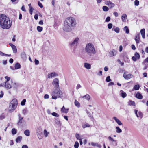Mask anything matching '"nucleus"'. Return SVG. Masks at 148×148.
<instances>
[{
	"instance_id": "5",
	"label": "nucleus",
	"mask_w": 148,
	"mask_h": 148,
	"mask_svg": "<svg viewBox=\"0 0 148 148\" xmlns=\"http://www.w3.org/2000/svg\"><path fill=\"white\" fill-rule=\"evenodd\" d=\"M18 104L16 99H13L9 104L8 110L10 112H13L16 108Z\"/></svg>"
},
{
	"instance_id": "19",
	"label": "nucleus",
	"mask_w": 148,
	"mask_h": 148,
	"mask_svg": "<svg viewBox=\"0 0 148 148\" xmlns=\"http://www.w3.org/2000/svg\"><path fill=\"white\" fill-rule=\"evenodd\" d=\"M108 139L111 142H115V146H116L117 145V143L116 140H114L111 136L108 137Z\"/></svg>"
},
{
	"instance_id": "12",
	"label": "nucleus",
	"mask_w": 148,
	"mask_h": 148,
	"mask_svg": "<svg viewBox=\"0 0 148 148\" xmlns=\"http://www.w3.org/2000/svg\"><path fill=\"white\" fill-rule=\"evenodd\" d=\"M58 75V74L55 72H52L48 75V77L49 78L54 77Z\"/></svg>"
},
{
	"instance_id": "44",
	"label": "nucleus",
	"mask_w": 148,
	"mask_h": 148,
	"mask_svg": "<svg viewBox=\"0 0 148 148\" xmlns=\"http://www.w3.org/2000/svg\"><path fill=\"white\" fill-rule=\"evenodd\" d=\"M75 137L77 140H80L81 139V137L79 134H75Z\"/></svg>"
},
{
	"instance_id": "8",
	"label": "nucleus",
	"mask_w": 148,
	"mask_h": 148,
	"mask_svg": "<svg viewBox=\"0 0 148 148\" xmlns=\"http://www.w3.org/2000/svg\"><path fill=\"white\" fill-rule=\"evenodd\" d=\"M59 80L58 78H56L54 79L52 83V84L55 86L56 88H59Z\"/></svg>"
},
{
	"instance_id": "50",
	"label": "nucleus",
	"mask_w": 148,
	"mask_h": 148,
	"mask_svg": "<svg viewBox=\"0 0 148 148\" xmlns=\"http://www.w3.org/2000/svg\"><path fill=\"white\" fill-rule=\"evenodd\" d=\"M106 80L107 82H109L111 81V80L110 76H108L106 77Z\"/></svg>"
},
{
	"instance_id": "21",
	"label": "nucleus",
	"mask_w": 148,
	"mask_h": 148,
	"mask_svg": "<svg viewBox=\"0 0 148 148\" xmlns=\"http://www.w3.org/2000/svg\"><path fill=\"white\" fill-rule=\"evenodd\" d=\"M68 109H65L64 108V107L63 106L62 108L61 111L63 113H66L68 112Z\"/></svg>"
},
{
	"instance_id": "62",
	"label": "nucleus",
	"mask_w": 148,
	"mask_h": 148,
	"mask_svg": "<svg viewBox=\"0 0 148 148\" xmlns=\"http://www.w3.org/2000/svg\"><path fill=\"white\" fill-rule=\"evenodd\" d=\"M114 15L116 17H117L118 16V14L117 12H114L113 13Z\"/></svg>"
},
{
	"instance_id": "39",
	"label": "nucleus",
	"mask_w": 148,
	"mask_h": 148,
	"mask_svg": "<svg viewBox=\"0 0 148 148\" xmlns=\"http://www.w3.org/2000/svg\"><path fill=\"white\" fill-rule=\"evenodd\" d=\"M44 134L45 137H47L48 136V135L49 134L46 130H45L44 131Z\"/></svg>"
},
{
	"instance_id": "2",
	"label": "nucleus",
	"mask_w": 148,
	"mask_h": 148,
	"mask_svg": "<svg viewBox=\"0 0 148 148\" xmlns=\"http://www.w3.org/2000/svg\"><path fill=\"white\" fill-rule=\"evenodd\" d=\"M12 23V21L5 15H0V26L2 29H9L11 26Z\"/></svg>"
},
{
	"instance_id": "59",
	"label": "nucleus",
	"mask_w": 148,
	"mask_h": 148,
	"mask_svg": "<svg viewBox=\"0 0 148 148\" xmlns=\"http://www.w3.org/2000/svg\"><path fill=\"white\" fill-rule=\"evenodd\" d=\"M4 95V93L2 91H1L0 92V98H2Z\"/></svg>"
},
{
	"instance_id": "55",
	"label": "nucleus",
	"mask_w": 148,
	"mask_h": 148,
	"mask_svg": "<svg viewBox=\"0 0 148 148\" xmlns=\"http://www.w3.org/2000/svg\"><path fill=\"white\" fill-rule=\"evenodd\" d=\"M27 112V110L26 109H24L23 110V113L24 114H25Z\"/></svg>"
},
{
	"instance_id": "28",
	"label": "nucleus",
	"mask_w": 148,
	"mask_h": 148,
	"mask_svg": "<svg viewBox=\"0 0 148 148\" xmlns=\"http://www.w3.org/2000/svg\"><path fill=\"white\" fill-rule=\"evenodd\" d=\"M116 132L117 133H119L122 132V130L119 128V127L117 126L116 127Z\"/></svg>"
},
{
	"instance_id": "52",
	"label": "nucleus",
	"mask_w": 148,
	"mask_h": 148,
	"mask_svg": "<svg viewBox=\"0 0 148 148\" xmlns=\"http://www.w3.org/2000/svg\"><path fill=\"white\" fill-rule=\"evenodd\" d=\"M112 23H109L108 24V27L109 29H111L112 27Z\"/></svg>"
},
{
	"instance_id": "34",
	"label": "nucleus",
	"mask_w": 148,
	"mask_h": 148,
	"mask_svg": "<svg viewBox=\"0 0 148 148\" xmlns=\"http://www.w3.org/2000/svg\"><path fill=\"white\" fill-rule=\"evenodd\" d=\"M12 49L14 53H17V49L15 46H14V47H13Z\"/></svg>"
},
{
	"instance_id": "54",
	"label": "nucleus",
	"mask_w": 148,
	"mask_h": 148,
	"mask_svg": "<svg viewBox=\"0 0 148 148\" xmlns=\"http://www.w3.org/2000/svg\"><path fill=\"white\" fill-rule=\"evenodd\" d=\"M38 6L40 8H43V6L42 4L41 3H40V1L38 2Z\"/></svg>"
},
{
	"instance_id": "63",
	"label": "nucleus",
	"mask_w": 148,
	"mask_h": 148,
	"mask_svg": "<svg viewBox=\"0 0 148 148\" xmlns=\"http://www.w3.org/2000/svg\"><path fill=\"white\" fill-rule=\"evenodd\" d=\"M21 10L23 11H24V12L26 11V10H25V6L24 5H23L22 7Z\"/></svg>"
},
{
	"instance_id": "18",
	"label": "nucleus",
	"mask_w": 148,
	"mask_h": 148,
	"mask_svg": "<svg viewBox=\"0 0 148 148\" xmlns=\"http://www.w3.org/2000/svg\"><path fill=\"white\" fill-rule=\"evenodd\" d=\"M127 19V15L126 14H123L121 16L122 20L123 22H125Z\"/></svg>"
},
{
	"instance_id": "7",
	"label": "nucleus",
	"mask_w": 148,
	"mask_h": 148,
	"mask_svg": "<svg viewBox=\"0 0 148 148\" xmlns=\"http://www.w3.org/2000/svg\"><path fill=\"white\" fill-rule=\"evenodd\" d=\"M0 87H4L8 90L11 88L12 86L9 82H5L0 84Z\"/></svg>"
},
{
	"instance_id": "29",
	"label": "nucleus",
	"mask_w": 148,
	"mask_h": 148,
	"mask_svg": "<svg viewBox=\"0 0 148 148\" xmlns=\"http://www.w3.org/2000/svg\"><path fill=\"white\" fill-rule=\"evenodd\" d=\"M55 123L56 124L58 125H61V123H60V121L58 119H56L55 120Z\"/></svg>"
},
{
	"instance_id": "40",
	"label": "nucleus",
	"mask_w": 148,
	"mask_h": 148,
	"mask_svg": "<svg viewBox=\"0 0 148 148\" xmlns=\"http://www.w3.org/2000/svg\"><path fill=\"white\" fill-rule=\"evenodd\" d=\"M143 63V64H147L148 65V57L145 59Z\"/></svg>"
},
{
	"instance_id": "47",
	"label": "nucleus",
	"mask_w": 148,
	"mask_h": 148,
	"mask_svg": "<svg viewBox=\"0 0 148 148\" xmlns=\"http://www.w3.org/2000/svg\"><path fill=\"white\" fill-rule=\"evenodd\" d=\"M143 113L141 112H138V116L141 119L143 117Z\"/></svg>"
},
{
	"instance_id": "11",
	"label": "nucleus",
	"mask_w": 148,
	"mask_h": 148,
	"mask_svg": "<svg viewBox=\"0 0 148 148\" xmlns=\"http://www.w3.org/2000/svg\"><path fill=\"white\" fill-rule=\"evenodd\" d=\"M123 77L125 79L128 80L132 78L133 77V75L131 74L127 75L126 73L125 72L123 74Z\"/></svg>"
},
{
	"instance_id": "36",
	"label": "nucleus",
	"mask_w": 148,
	"mask_h": 148,
	"mask_svg": "<svg viewBox=\"0 0 148 148\" xmlns=\"http://www.w3.org/2000/svg\"><path fill=\"white\" fill-rule=\"evenodd\" d=\"M74 103L75 105L77 107L79 108L80 107V103L78 101H77L76 100H75V101Z\"/></svg>"
},
{
	"instance_id": "60",
	"label": "nucleus",
	"mask_w": 148,
	"mask_h": 148,
	"mask_svg": "<svg viewBox=\"0 0 148 148\" xmlns=\"http://www.w3.org/2000/svg\"><path fill=\"white\" fill-rule=\"evenodd\" d=\"M118 62L119 63V64L121 65L122 66L124 64L123 62H121V60L119 59H118L117 60Z\"/></svg>"
},
{
	"instance_id": "9",
	"label": "nucleus",
	"mask_w": 148,
	"mask_h": 148,
	"mask_svg": "<svg viewBox=\"0 0 148 148\" xmlns=\"http://www.w3.org/2000/svg\"><path fill=\"white\" fill-rule=\"evenodd\" d=\"M105 4L109 6V8H111L115 6V4L110 1H105Z\"/></svg>"
},
{
	"instance_id": "37",
	"label": "nucleus",
	"mask_w": 148,
	"mask_h": 148,
	"mask_svg": "<svg viewBox=\"0 0 148 148\" xmlns=\"http://www.w3.org/2000/svg\"><path fill=\"white\" fill-rule=\"evenodd\" d=\"M37 30L39 32H41L43 30V28L40 26L37 27Z\"/></svg>"
},
{
	"instance_id": "23",
	"label": "nucleus",
	"mask_w": 148,
	"mask_h": 148,
	"mask_svg": "<svg viewBox=\"0 0 148 148\" xmlns=\"http://www.w3.org/2000/svg\"><path fill=\"white\" fill-rule=\"evenodd\" d=\"M91 145L92 146H97L99 148H101V145L97 143H95L92 142L91 143Z\"/></svg>"
},
{
	"instance_id": "4",
	"label": "nucleus",
	"mask_w": 148,
	"mask_h": 148,
	"mask_svg": "<svg viewBox=\"0 0 148 148\" xmlns=\"http://www.w3.org/2000/svg\"><path fill=\"white\" fill-rule=\"evenodd\" d=\"M52 98L56 99L57 97L58 98H62L64 97V93L60 90V88H56L51 92Z\"/></svg>"
},
{
	"instance_id": "22",
	"label": "nucleus",
	"mask_w": 148,
	"mask_h": 148,
	"mask_svg": "<svg viewBox=\"0 0 148 148\" xmlns=\"http://www.w3.org/2000/svg\"><path fill=\"white\" fill-rule=\"evenodd\" d=\"M82 97L83 98H85V99L89 100L90 99V97L89 94H87L85 95Z\"/></svg>"
},
{
	"instance_id": "48",
	"label": "nucleus",
	"mask_w": 148,
	"mask_h": 148,
	"mask_svg": "<svg viewBox=\"0 0 148 148\" xmlns=\"http://www.w3.org/2000/svg\"><path fill=\"white\" fill-rule=\"evenodd\" d=\"M34 10V8L32 7H30L29 8V12L31 15L32 14L33 11Z\"/></svg>"
},
{
	"instance_id": "26",
	"label": "nucleus",
	"mask_w": 148,
	"mask_h": 148,
	"mask_svg": "<svg viewBox=\"0 0 148 148\" xmlns=\"http://www.w3.org/2000/svg\"><path fill=\"white\" fill-rule=\"evenodd\" d=\"M123 30L125 31L127 34H128L129 33V30L127 26H125L124 27Z\"/></svg>"
},
{
	"instance_id": "16",
	"label": "nucleus",
	"mask_w": 148,
	"mask_h": 148,
	"mask_svg": "<svg viewBox=\"0 0 148 148\" xmlns=\"http://www.w3.org/2000/svg\"><path fill=\"white\" fill-rule=\"evenodd\" d=\"M84 67L87 69H90L91 68V66L90 64L88 63H84Z\"/></svg>"
},
{
	"instance_id": "31",
	"label": "nucleus",
	"mask_w": 148,
	"mask_h": 148,
	"mask_svg": "<svg viewBox=\"0 0 148 148\" xmlns=\"http://www.w3.org/2000/svg\"><path fill=\"white\" fill-rule=\"evenodd\" d=\"M24 134L27 136H29L30 135V132L28 130H26L24 132Z\"/></svg>"
},
{
	"instance_id": "15",
	"label": "nucleus",
	"mask_w": 148,
	"mask_h": 148,
	"mask_svg": "<svg viewBox=\"0 0 148 148\" xmlns=\"http://www.w3.org/2000/svg\"><path fill=\"white\" fill-rule=\"evenodd\" d=\"M113 119L119 125H122L121 122L116 117H114Z\"/></svg>"
},
{
	"instance_id": "14",
	"label": "nucleus",
	"mask_w": 148,
	"mask_h": 148,
	"mask_svg": "<svg viewBox=\"0 0 148 148\" xmlns=\"http://www.w3.org/2000/svg\"><path fill=\"white\" fill-rule=\"evenodd\" d=\"M116 54V51L114 49H113L109 52L110 56L111 57L115 56Z\"/></svg>"
},
{
	"instance_id": "24",
	"label": "nucleus",
	"mask_w": 148,
	"mask_h": 148,
	"mask_svg": "<svg viewBox=\"0 0 148 148\" xmlns=\"http://www.w3.org/2000/svg\"><path fill=\"white\" fill-rule=\"evenodd\" d=\"M120 92L121 95L123 98H124L127 96V94L126 93L124 92L123 90H121L120 91Z\"/></svg>"
},
{
	"instance_id": "49",
	"label": "nucleus",
	"mask_w": 148,
	"mask_h": 148,
	"mask_svg": "<svg viewBox=\"0 0 148 148\" xmlns=\"http://www.w3.org/2000/svg\"><path fill=\"white\" fill-rule=\"evenodd\" d=\"M5 78L6 79V81L5 82H9V81L10 80V77H8V76H5Z\"/></svg>"
},
{
	"instance_id": "56",
	"label": "nucleus",
	"mask_w": 148,
	"mask_h": 148,
	"mask_svg": "<svg viewBox=\"0 0 148 148\" xmlns=\"http://www.w3.org/2000/svg\"><path fill=\"white\" fill-rule=\"evenodd\" d=\"M13 86L14 88H16L17 87L18 84H17L15 82L13 84Z\"/></svg>"
},
{
	"instance_id": "58",
	"label": "nucleus",
	"mask_w": 148,
	"mask_h": 148,
	"mask_svg": "<svg viewBox=\"0 0 148 148\" xmlns=\"http://www.w3.org/2000/svg\"><path fill=\"white\" fill-rule=\"evenodd\" d=\"M135 38L140 39V34L139 33L138 34L136 35Z\"/></svg>"
},
{
	"instance_id": "51",
	"label": "nucleus",
	"mask_w": 148,
	"mask_h": 148,
	"mask_svg": "<svg viewBox=\"0 0 148 148\" xmlns=\"http://www.w3.org/2000/svg\"><path fill=\"white\" fill-rule=\"evenodd\" d=\"M114 31L117 33H119V29L118 27H116L114 29Z\"/></svg>"
},
{
	"instance_id": "42",
	"label": "nucleus",
	"mask_w": 148,
	"mask_h": 148,
	"mask_svg": "<svg viewBox=\"0 0 148 148\" xmlns=\"http://www.w3.org/2000/svg\"><path fill=\"white\" fill-rule=\"evenodd\" d=\"M17 131L14 128H13L12 130V133L13 135L15 134L16 133Z\"/></svg>"
},
{
	"instance_id": "57",
	"label": "nucleus",
	"mask_w": 148,
	"mask_h": 148,
	"mask_svg": "<svg viewBox=\"0 0 148 148\" xmlns=\"http://www.w3.org/2000/svg\"><path fill=\"white\" fill-rule=\"evenodd\" d=\"M34 62H35V64L36 65H38L39 64V61L36 59H35Z\"/></svg>"
},
{
	"instance_id": "32",
	"label": "nucleus",
	"mask_w": 148,
	"mask_h": 148,
	"mask_svg": "<svg viewBox=\"0 0 148 148\" xmlns=\"http://www.w3.org/2000/svg\"><path fill=\"white\" fill-rule=\"evenodd\" d=\"M22 139V137L21 136H18L16 139V141L17 143H18L21 141Z\"/></svg>"
},
{
	"instance_id": "25",
	"label": "nucleus",
	"mask_w": 148,
	"mask_h": 148,
	"mask_svg": "<svg viewBox=\"0 0 148 148\" xmlns=\"http://www.w3.org/2000/svg\"><path fill=\"white\" fill-rule=\"evenodd\" d=\"M140 88V86L139 85H136L134 86L133 90H137L139 89Z\"/></svg>"
},
{
	"instance_id": "1",
	"label": "nucleus",
	"mask_w": 148,
	"mask_h": 148,
	"mask_svg": "<svg viewBox=\"0 0 148 148\" xmlns=\"http://www.w3.org/2000/svg\"><path fill=\"white\" fill-rule=\"evenodd\" d=\"M76 25V21L74 18L68 17L64 21L63 30L65 32H71L75 27Z\"/></svg>"
},
{
	"instance_id": "13",
	"label": "nucleus",
	"mask_w": 148,
	"mask_h": 148,
	"mask_svg": "<svg viewBox=\"0 0 148 148\" xmlns=\"http://www.w3.org/2000/svg\"><path fill=\"white\" fill-rule=\"evenodd\" d=\"M123 59L125 61L128 62L129 60L127 55L126 53H124L123 54Z\"/></svg>"
},
{
	"instance_id": "33",
	"label": "nucleus",
	"mask_w": 148,
	"mask_h": 148,
	"mask_svg": "<svg viewBox=\"0 0 148 148\" xmlns=\"http://www.w3.org/2000/svg\"><path fill=\"white\" fill-rule=\"evenodd\" d=\"M102 9L105 12H107L108 11L109 8L106 6H103L102 7Z\"/></svg>"
},
{
	"instance_id": "53",
	"label": "nucleus",
	"mask_w": 148,
	"mask_h": 148,
	"mask_svg": "<svg viewBox=\"0 0 148 148\" xmlns=\"http://www.w3.org/2000/svg\"><path fill=\"white\" fill-rule=\"evenodd\" d=\"M110 17L108 16L106 18V19L105 20V22H109L110 21Z\"/></svg>"
},
{
	"instance_id": "30",
	"label": "nucleus",
	"mask_w": 148,
	"mask_h": 148,
	"mask_svg": "<svg viewBox=\"0 0 148 148\" xmlns=\"http://www.w3.org/2000/svg\"><path fill=\"white\" fill-rule=\"evenodd\" d=\"M129 105L130 106H135V103L134 101H132L131 100H130L128 102Z\"/></svg>"
},
{
	"instance_id": "61",
	"label": "nucleus",
	"mask_w": 148,
	"mask_h": 148,
	"mask_svg": "<svg viewBox=\"0 0 148 148\" xmlns=\"http://www.w3.org/2000/svg\"><path fill=\"white\" fill-rule=\"evenodd\" d=\"M81 87V86L79 84H77V85L76 86V89L77 90H78Z\"/></svg>"
},
{
	"instance_id": "41",
	"label": "nucleus",
	"mask_w": 148,
	"mask_h": 148,
	"mask_svg": "<svg viewBox=\"0 0 148 148\" xmlns=\"http://www.w3.org/2000/svg\"><path fill=\"white\" fill-rule=\"evenodd\" d=\"M86 112L89 116L90 118L91 119H93L94 118L93 116L89 112H88V111H87Z\"/></svg>"
},
{
	"instance_id": "35",
	"label": "nucleus",
	"mask_w": 148,
	"mask_h": 148,
	"mask_svg": "<svg viewBox=\"0 0 148 148\" xmlns=\"http://www.w3.org/2000/svg\"><path fill=\"white\" fill-rule=\"evenodd\" d=\"M90 126V125L87 123H86L85 124H83L82 125V127L83 128H85L86 127H89Z\"/></svg>"
},
{
	"instance_id": "38",
	"label": "nucleus",
	"mask_w": 148,
	"mask_h": 148,
	"mask_svg": "<svg viewBox=\"0 0 148 148\" xmlns=\"http://www.w3.org/2000/svg\"><path fill=\"white\" fill-rule=\"evenodd\" d=\"M79 146V144L77 141H76L74 145L75 148H78Z\"/></svg>"
},
{
	"instance_id": "3",
	"label": "nucleus",
	"mask_w": 148,
	"mask_h": 148,
	"mask_svg": "<svg viewBox=\"0 0 148 148\" xmlns=\"http://www.w3.org/2000/svg\"><path fill=\"white\" fill-rule=\"evenodd\" d=\"M85 51L88 55L90 57L93 56L96 53V51L94 45L90 43L86 44Z\"/></svg>"
},
{
	"instance_id": "43",
	"label": "nucleus",
	"mask_w": 148,
	"mask_h": 148,
	"mask_svg": "<svg viewBox=\"0 0 148 148\" xmlns=\"http://www.w3.org/2000/svg\"><path fill=\"white\" fill-rule=\"evenodd\" d=\"M51 115L52 116L56 117H58L59 116V115L55 112H53L51 113Z\"/></svg>"
},
{
	"instance_id": "46",
	"label": "nucleus",
	"mask_w": 148,
	"mask_h": 148,
	"mask_svg": "<svg viewBox=\"0 0 148 148\" xmlns=\"http://www.w3.org/2000/svg\"><path fill=\"white\" fill-rule=\"evenodd\" d=\"M139 1L138 0H136L134 1V5L136 6H138L139 5Z\"/></svg>"
},
{
	"instance_id": "20",
	"label": "nucleus",
	"mask_w": 148,
	"mask_h": 148,
	"mask_svg": "<svg viewBox=\"0 0 148 148\" xmlns=\"http://www.w3.org/2000/svg\"><path fill=\"white\" fill-rule=\"evenodd\" d=\"M135 97L139 99H141L143 98L142 95L139 92H137L136 94Z\"/></svg>"
},
{
	"instance_id": "10",
	"label": "nucleus",
	"mask_w": 148,
	"mask_h": 148,
	"mask_svg": "<svg viewBox=\"0 0 148 148\" xmlns=\"http://www.w3.org/2000/svg\"><path fill=\"white\" fill-rule=\"evenodd\" d=\"M140 58V55L137 52H136L134 54V56L132 57V60L134 62L137 61V59H139Z\"/></svg>"
},
{
	"instance_id": "45",
	"label": "nucleus",
	"mask_w": 148,
	"mask_h": 148,
	"mask_svg": "<svg viewBox=\"0 0 148 148\" xmlns=\"http://www.w3.org/2000/svg\"><path fill=\"white\" fill-rule=\"evenodd\" d=\"M26 101V100L25 99H23L21 102V104L22 106H24L25 105Z\"/></svg>"
},
{
	"instance_id": "27",
	"label": "nucleus",
	"mask_w": 148,
	"mask_h": 148,
	"mask_svg": "<svg viewBox=\"0 0 148 148\" xmlns=\"http://www.w3.org/2000/svg\"><path fill=\"white\" fill-rule=\"evenodd\" d=\"M21 68V66L19 63H16L15 65V69H18Z\"/></svg>"
},
{
	"instance_id": "17",
	"label": "nucleus",
	"mask_w": 148,
	"mask_h": 148,
	"mask_svg": "<svg viewBox=\"0 0 148 148\" xmlns=\"http://www.w3.org/2000/svg\"><path fill=\"white\" fill-rule=\"evenodd\" d=\"M140 32L143 38L144 39L145 38V29H143L140 30Z\"/></svg>"
},
{
	"instance_id": "64",
	"label": "nucleus",
	"mask_w": 148,
	"mask_h": 148,
	"mask_svg": "<svg viewBox=\"0 0 148 148\" xmlns=\"http://www.w3.org/2000/svg\"><path fill=\"white\" fill-rule=\"evenodd\" d=\"M22 148H28V147L26 145H24L22 146Z\"/></svg>"
},
{
	"instance_id": "6",
	"label": "nucleus",
	"mask_w": 148,
	"mask_h": 148,
	"mask_svg": "<svg viewBox=\"0 0 148 148\" xmlns=\"http://www.w3.org/2000/svg\"><path fill=\"white\" fill-rule=\"evenodd\" d=\"M79 40V39L78 38H76L72 41L70 42L69 43L70 47L73 49L75 48L77 46Z\"/></svg>"
}]
</instances>
